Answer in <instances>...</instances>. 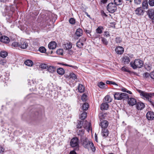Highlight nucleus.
Instances as JSON below:
<instances>
[{
    "mask_svg": "<svg viewBox=\"0 0 154 154\" xmlns=\"http://www.w3.org/2000/svg\"><path fill=\"white\" fill-rule=\"evenodd\" d=\"M16 8V9H17V6L15 5L14 7L7 6L5 8V12L6 14L5 16L6 19L7 21L10 23H11L13 21H14L16 20L12 16L13 12L15 10L13 8Z\"/></svg>",
    "mask_w": 154,
    "mask_h": 154,
    "instance_id": "nucleus-1",
    "label": "nucleus"
},
{
    "mask_svg": "<svg viewBox=\"0 0 154 154\" xmlns=\"http://www.w3.org/2000/svg\"><path fill=\"white\" fill-rule=\"evenodd\" d=\"M84 135H81V139L82 145L85 148L89 150L90 148L93 152L95 151L96 149L93 142L89 141L86 137H85Z\"/></svg>",
    "mask_w": 154,
    "mask_h": 154,
    "instance_id": "nucleus-2",
    "label": "nucleus"
},
{
    "mask_svg": "<svg viewBox=\"0 0 154 154\" xmlns=\"http://www.w3.org/2000/svg\"><path fill=\"white\" fill-rule=\"evenodd\" d=\"M140 96L144 99L148 100L154 106V103L151 100V98L154 96V93H147L141 90L139 91Z\"/></svg>",
    "mask_w": 154,
    "mask_h": 154,
    "instance_id": "nucleus-3",
    "label": "nucleus"
},
{
    "mask_svg": "<svg viewBox=\"0 0 154 154\" xmlns=\"http://www.w3.org/2000/svg\"><path fill=\"white\" fill-rule=\"evenodd\" d=\"M143 61L139 59H135L134 62L130 63L131 66L134 69L140 68L143 66Z\"/></svg>",
    "mask_w": 154,
    "mask_h": 154,
    "instance_id": "nucleus-4",
    "label": "nucleus"
},
{
    "mask_svg": "<svg viewBox=\"0 0 154 154\" xmlns=\"http://www.w3.org/2000/svg\"><path fill=\"white\" fill-rule=\"evenodd\" d=\"M114 97L115 99L121 100L122 99L129 98L128 94L124 93L115 92L114 94Z\"/></svg>",
    "mask_w": 154,
    "mask_h": 154,
    "instance_id": "nucleus-5",
    "label": "nucleus"
},
{
    "mask_svg": "<svg viewBox=\"0 0 154 154\" xmlns=\"http://www.w3.org/2000/svg\"><path fill=\"white\" fill-rule=\"evenodd\" d=\"M107 11L110 13H113L117 10V6L113 3H109L107 6Z\"/></svg>",
    "mask_w": 154,
    "mask_h": 154,
    "instance_id": "nucleus-6",
    "label": "nucleus"
},
{
    "mask_svg": "<svg viewBox=\"0 0 154 154\" xmlns=\"http://www.w3.org/2000/svg\"><path fill=\"white\" fill-rule=\"evenodd\" d=\"M83 124V127L87 131L88 133H89V131H90L91 134H92V129L91 127V123L90 122H88L86 121H84Z\"/></svg>",
    "mask_w": 154,
    "mask_h": 154,
    "instance_id": "nucleus-7",
    "label": "nucleus"
},
{
    "mask_svg": "<svg viewBox=\"0 0 154 154\" xmlns=\"http://www.w3.org/2000/svg\"><path fill=\"white\" fill-rule=\"evenodd\" d=\"M83 122L82 121H79L77 125V128H79V133L78 135H82L85 134L84 129L83 128H81L82 127L83 125Z\"/></svg>",
    "mask_w": 154,
    "mask_h": 154,
    "instance_id": "nucleus-8",
    "label": "nucleus"
},
{
    "mask_svg": "<svg viewBox=\"0 0 154 154\" xmlns=\"http://www.w3.org/2000/svg\"><path fill=\"white\" fill-rule=\"evenodd\" d=\"M72 48V45L70 43H68L65 45V48L67 50V52L70 55L72 54L73 53V51L71 49Z\"/></svg>",
    "mask_w": 154,
    "mask_h": 154,
    "instance_id": "nucleus-9",
    "label": "nucleus"
},
{
    "mask_svg": "<svg viewBox=\"0 0 154 154\" xmlns=\"http://www.w3.org/2000/svg\"><path fill=\"white\" fill-rule=\"evenodd\" d=\"M28 46V44L26 41L21 39L20 42V47L22 49H26Z\"/></svg>",
    "mask_w": 154,
    "mask_h": 154,
    "instance_id": "nucleus-10",
    "label": "nucleus"
},
{
    "mask_svg": "<svg viewBox=\"0 0 154 154\" xmlns=\"http://www.w3.org/2000/svg\"><path fill=\"white\" fill-rule=\"evenodd\" d=\"M79 139L76 137L72 138L70 142V145L72 147H76L78 146Z\"/></svg>",
    "mask_w": 154,
    "mask_h": 154,
    "instance_id": "nucleus-11",
    "label": "nucleus"
},
{
    "mask_svg": "<svg viewBox=\"0 0 154 154\" xmlns=\"http://www.w3.org/2000/svg\"><path fill=\"white\" fill-rule=\"evenodd\" d=\"M86 40V38L83 37L79 39L76 43L77 46L79 48H82L84 45L83 42L85 41Z\"/></svg>",
    "mask_w": 154,
    "mask_h": 154,
    "instance_id": "nucleus-12",
    "label": "nucleus"
},
{
    "mask_svg": "<svg viewBox=\"0 0 154 154\" xmlns=\"http://www.w3.org/2000/svg\"><path fill=\"white\" fill-rule=\"evenodd\" d=\"M146 117L149 120H152L154 119V113L151 111H149L146 114Z\"/></svg>",
    "mask_w": 154,
    "mask_h": 154,
    "instance_id": "nucleus-13",
    "label": "nucleus"
},
{
    "mask_svg": "<svg viewBox=\"0 0 154 154\" xmlns=\"http://www.w3.org/2000/svg\"><path fill=\"white\" fill-rule=\"evenodd\" d=\"M135 14L137 16L143 14L144 12L143 8L141 7L137 8L135 11Z\"/></svg>",
    "mask_w": 154,
    "mask_h": 154,
    "instance_id": "nucleus-14",
    "label": "nucleus"
},
{
    "mask_svg": "<svg viewBox=\"0 0 154 154\" xmlns=\"http://www.w3.org/2000/svg\"><path fill=\"white\" fill-rule=\"evenodd\" d=\"M144 104L142 102H140L136 103V107L138 110H141L144 108Z\"/></svg>",
    "mask_w": 154,
    "mask_h": 154,
    "instance_id": "nucleus-15",
    "label": "nucleus"
},
{
    "mask_svg": "<svg viewBox=\"0 0 154 154\" xmlns=\"http://www.w3.org/2000/svg\"><path fill=\"white\" fill-rule=\"evenodd\" d=\"M128 103L131 106H133L136 104L137 101L136 99L133 98H128Z\"/></svg>",
    "mask_w": 154,
    "mask_h": 154,
    "instance_id": "nucleus-16",
    "label": "nucleus"
},
{
    "mask_svg": "<svg viewBox=\"0 0 154 154\" xmlns=\"http://www.w3.org/2000/svg\"><path fill=\"white\" fill-rule=\"evenodd\" d=\"M101 122L100 123V125L101 128H106L108 125V122L106 120H102L101 121V120H100Z\"/></svg>",
    "mask_w": 154,
    "mask_h": 154,
    "instance_id": "nucleus-17",
    "label": "nucleus"
},
{
    "mask_svg": "<svg viewBox=\"0 0 154 154\" xmlns=\"http://www.w3.org/2000/svg\"><path fill=\"white\" fill-rule=\"evenodd\" d=\"M0 41L1 42L5 43H8L10 41L9 38L7 36H2L0 38Z\"/></svg>",
    "mask_w": 154,
    "mask_h": 154,
    "instance_id": "nucleus-18",
    "label": "nucleus"
},
{
    "mask_svg": "<svg viewBox=\"0 0 154 154\" xmlns=\"http://www.w3.org/2000/svg\"><path fill=\"white\" fill-rule=\"evenodd\" d=\"M124 48L121 46H119L116 48L115 51L116 53L119 54H122L124 52Z\"/></svg>",
    "mask_w": 154,
    "mask_h": 154,
    "instance_id": "nucleus-19",
    "label": "nucleus"
},
{
    "mask_svg": "<svg viewBox=\"0 0 154 154\" xmlns=\"http://www.w3.org/2000/svg\"><path fill=\"white\" fill-rule=\"evenodd\" d=\"M57 46V44L55 42H50L48 45L49 48L51 49H55Z\"/></svg>",
    "mask_w": 154,
    "mask_h": 154,
    "instance_id": "nucleus-20",
    "label": "nucleus"
},
{
    "mask_svg": "<svg viewBox=\"0 0 154 154\" xmlns=\"http://www.w3.org/2000/svg\"><path fill=\"white\" fill-rule=\"evenodd\" d=\"M130 60L129 57L127 56H125L122 58V62L125 64L128 63Z\"/></svg>",
    "mask_w": 154,
    "mask_h": 154,
    "instance_id": "nucleus-21",
    "label": "nucleus"
},
{
    "mask_svg": "<svg viewBox=\"0 0 154 154\" xmlns=\"http://www.w3.org/2000/svg\"><path fill=\"white\" fill-rule=\"evenodd\" d=\"M147 14L149 17L151 19L154 16V10L152 9L148 10L147 11Z\"/></svg>",
    "mask_w": 154,
    "mask_h": 154,
    "instance_id": "nucleus-22",
    "label": "nucleus"
},
{
    "mask_svg": "<svg viewBox=\"0 0 154 154\" xmlns=\"http://www.w3.org/2000/svg\"><path fill=\"white\" fill-rule=\"evenodd\" d=\"M109 107V105L107 103H103L100 106V109L101 110H107Z\"/></svg>",
    "mask_w": 154,
    "mask_h": 154,
    "instance_id": "nucleus-23",
    "label": "nucleus"
},
{
    "mask_svg": "<svg viewBox=\"0 0 154 154\" xmlns=\"http://www.w3.org/2000/svg\"><path fill=\"white\" fill-rule=\"evenodd\" d=\"M142 7L144 9H147L148 8L147 1L146 0L143 1L142 2Z\"/></svg>",
    "mask_w": 154,
    "mask_h": 154,
    "instance_id": "nucleus-24",
    "label": "nucleus"
},
{
    "mask_svg": "<svg viewBox=\"0 0 154 154\" xmlns=\"http://www.w3.org/2000/svg\"><path fill=\"white\" fill-rule=\"evenodd\" d=\"M75 34L77 36L80 37L81 36L82 34V29L80 28L77 29L75 32Z\"/></svg>",
    "mask_w": 154,
    "mask_h": 154,
    "instance_id": "nucleus-25",
    "label": "nucleus"
},
{
    "mask_svg": "<svg viewBox=\"0 0 154 154\" xmlns=\"http://www.w3.org/2000/svg\"><path fill=\"white\" fill-rule=\"evenodd\" d=\"M47 70L50 72L53 73L56 71V68L53 66H50L48 68Z\"/></svg>",
    "mask_w": 154,
    "mask_h": 154,
    "instance_id": "nucleus-26",
    "label": "nucleus"
},
{
    "mask_svg": "<svg viewBox=\"0 0 154 154\" xmlns=\"http://www.w3.org/2000/svg\"><path fill=\"white\" fill-rule=\"evenodd\" d=\"M98 86L101 88H106V85L102 82H100L98 84Z\"/></svg>",
    "mask_w": 154,
    "mask_h": 154,
    "instance_id": "nucleus-27",
    "label": "nucleus"
},
{
    "mask_svg": "<svg viewBox=\"0 0 154 154\" xmlns=\"http://www.w3.org/2000/svg\"><path fill=\"white\" fill-rule=\"evenodd\" d=\"M24 63L26 65L29 66H32L33 64V62L30 60H26L25 62Z\"/></svg>",
    "mask_w": 154,
    "mask_h": 154,
    "instance_id": "nucleus-28",
    "label": "nucleus"
},
{
    "mask_svg": "<svg viewBox=\"0 0 154 154\" xmlns=\"http://www.w3.org/2000/svg\"><path fill=\"white\" fill-rule=\"evenodd\" d=\"M78 89L79 90V91L80 93L83 92L85 90V88L81 84H79L78 87Z\"/></svg>",
    "mask_w": 154,
    "mask_h": 154,
    "instance_id": "nucleus-29",
    "label": "nucleus"
},
{
    "mask_svg": "<svg viewBox=\"0 0 154 154\" xmlns=\"http://www.w3.org/2000/svg\"><path fill=\"white\" fill-rule=\"evenodd\" d=\"M104 101L106 102L105 103H107L111 102L112 100L110 96L107 95L104 98Z\"/></svg>",
    "mask_w": 154,
    "mask_h": 154,
    "instance_id": "nucleus-30",
    "label": "nucleus"
},
{
    "mask_svg": "<svg viewBox=\"0 0 154 154\" xmlns=\"http://www.w3.org/2000/svg\"><path fill=\"white\" fill-rule=\"evenodd\" d=\"M57 72L59 75H62L64 74V70L62 68H60L57 69Z\"/></svg>",
    "mask_w": 154,
    "mask_h": 154,
    "instance_id": "nucleus-31",
    "label": "nucleus"
},
{
    "mask_svg": "<svg viewBox=\"0 0 154 154\" xmlns=\"http://www.w3.org/2000/svg\"><path fill=\"white\" fill-rule=\"evenodd\" d=\"M8 54V53L5 51H2L0 52V57L3 58L6 57L7 56Z\"/></svg>",
    "mask_w": 154,
    "mask_h": 154,
    "instance_id": "nucleus-32",
    "label": "nucleus"
},
{
    "mask_svg": "<svg viewBox=\"0 0 154 154\" xmlns=\"http://www.w3.org/2000/svg\"><path fill=\"white\" fill-rule=\"evenodd\" d=\"M89 107V105L87 103H84L82 105V109L83 110H87Z\"/></svg>",
    "mask_w": 154,
    "mask_h": 154,
    "instance_id": "nucleus-33",
    "label": "nucleus"
},
{
    "mask_svg": "<svg viewBox=\"0 0 154 154\" xmlns=\"http://www.w3.org/2000/svg\"><path fill=\"white\" fill-rule=\"evenodd\" d=\"M87 116V113L85 112H83L80 115V117L82 120L85 119Z\"/></svg>",
    "mask_w": 154,
    "mask_h": 154,
    "instance_id": "nucleus-34",
    "label": "nucleus"
},
{
    "mask_svg": "<svg viewBox=\"0 0 154 154\" xmlns=\"http://www.w3.org/2000/svg\"><path fill=\"white\" fill-rule=\"evenodd\" d=\"M109 134V131L106 128H102V135H108Z\"/></svg>",
    "mask_w": 154,
    "mask_h": 154,
    "instance_id": "nucleus-35",
    "label": "nucleus"
},
{
    "mask_svg": "<svg viewBox=\"0 0 154 154\" xmlns=\"http://www.w3.org/2000/svg\"><path fill=\"white\" fill-rule=\"evenodd\" d=\"M103 28L102 26H99L96 29V32L99 34H101L102 32V30Z\"/></svg>",
    "mask_w": 154,
    "mask_h": 154,
    "instance_id": "nucleus-36",
    "label": "nucleus"
},
{
    "mask_svg": "<svg viewBox=\"0 0 154 154\" xmlns=\"http://www.w3.org/2000/svg\"><path fill=\"white\" fill-rule=\"evenodd\" d=\"M114 4L116 5H119L122 4V0H114Z\"/></svg>",
    "mask_w": 154,
    "mask_h": 154,
    "instance_id": "nucleus-37",
    "label": "nucleus"
},
{
    "mask_svg": "<svg viewBox=\"0 0 154 154\" xmlns=\"http://www.w3.org/2000/svg\"><path fill=\"white\" fill-rule=\"evenodd\" d=\"M39 51L42 53H45L46 52V50L44 47L42 46L39 48Z\"/></svg>",
    "mask_w": 154,
    "mask_h": 154,
    "instance_id": "nucleus-38",
    "label": "nucleus"
},
{
    "mask_svg": "<svg viewBox=\"0 0 154 154\" xmlns=\"http://www.w3.org/2000/svg\"><path fill=\"white\" fill-rule=\"evenodd\" d=\"M121 70L123 71L127 72H130V71L129 70L128 68L125 66H124L122 67L121 68Z\"/></svg>",
    "mask_w": 154,
    "mask_h": 154,
    "instance_id": "nucleus-39",
    "label": "nucleus"
},
{
    "mask_svg": "<svg viewBox=\"0 0 154 154\" xmlns=\"http://www.w3.org/2000/svg\"><path fill=\"white\" fill-rule=\"evenodd\" d=\"M12 45L14 47H20V42H14L12 44Z\"/></svg>",
    "mask_w": 154,
    "mask_h": 154,
    "instance_id": "nucleus-40",
    "label": "nucleus"
},
{
    "mask_svg": "<svg viewBox=\"0 0 154 154\" xmlns=\"http://www.w3.org/2000/svg\"><path fill=\"white\" fill-rule=\"evenodd\" d=\"M143 77L146 79H148L150 77V74L148 72H146L143 74Z\"/></svg>",
    "mask_w": 154,
    "mask_h": 154,
    "instance_id": "nucleus-41",
    "label": "nucleus"
},
{
    "mask_svg": "<svg viewBox=\"0 0 154 154\" xmlns=\"http://www.w3.org/2000/svg\"><path fill=\"white\" fill-rule=\"evenodd\" d=\"M56 53L58 55H62L63 53V50L62 49H58L57 50Z\"/></svg>",
    "mask_w": 154,
    "mask_h": 154,
    "instance_id": "nucleus-42",
    "label": "nucleus"
},
{
    "mask_svg": "<svg viewBox=\"0 0 154 154\" xmlns=\"http://www.w3.org/2000/svg\"><path fill=\"white\" fill-rule=\"evenodd\" d=\"M69 23L72 24H74L75 23V20L74 18H70L69 20Z\"/></svg>",
    "mask_w": 154,
    "mask_h": 154,
    "instance_id": "nucleus-43",
    "label": "nucleus"
},
{
    "mask_svg": "<svg viewBox=\"0 0 154 154\" xmlns=\"http://www.w3.org/2000/svg\"><path fill=\"white\" fill-rule=\"evenodd\" d=\"M101 40L103 44L105 45H107L108 44V42L106 40V39L103 37L101 38Z\"/></svg>",
    "mask_w": 154,
    "mask_h": 154,
    "instance_id": "nucleus-44",
    "label": "nucleus"
},
{
    "mask_svg": "<svg viewBox=\"0 0 154 154\" xmlns=\"http://www.w3.org/2000/svg\"><path fill=\"white\" fill-rule=\"evenodd\" d=\"M40 67L43 69H45L48 67V66L47 64L42 63L40 65Z\"/></svg>",
    "mask_w": 154,
    "mask_h": 154,
    "instance_id": "nucleus-45",
    "label": "nucleus"
},
{
    "mask_svg": "<svg viewBox=\"0 0 154 154\" xmlns=\"http://www.w3.org/2000/svg\"><path fill=\"white\" fill-rule=\"evenodd\" d=\"M87 97V95L85 94H84L82 97V100L83 101H85L86 100Z\"/></svg>",
    "mask_w": 154,
    "mask_h": 154,
    "instance_id": "nucleus-46",
    "label": "nucleus"
},
{
    "mask_svg": "<svg viewBox=\"0 0 154 154\" xmlns=\"http://www.w3.org/2000/svg\"><path fill=\"white\" fill-rule=\"evenodd\" d=\"M148 3L150 6H154V0H149Z\"/></svg>",
    "mask_w": 154,
    "mask_h": 154,
    "instance_id": "nucleus-47",
    "label": "nucleus"
},
{
    "mask_svg": "<svg viewBox=\"0 0 154 154\" xmlns=\"http://www.w3.org/2000/svg\"><path fill=\"white\" fill-rule=\"evenodd\" d=\"M70 77L71 78L74 80L75 79L77 78L76 75L74 73H72L70 75Z\"/></svg>",
    "mask_w": 154,
    "mask_h": 154,
    "instance_id": "nucleus-48",
    "label": "nucleus"
},
{
    "mask_svg": "<svg viewBox=\"0 0 154 154\" xmlns=\"http://www.w3.org/2000/svg\"><path fill=\"white\" fill-rule=\"evenodd\" d=\"M3 76L2 75L0 77V81H3V82H5V80H7L8 79V77H6V78H3Z\"/></svg>",
    "mask_w": 154,
    "mask_h": 154,
    "instance_id": "nucleus-49",
    "label": "nucleus"
},
{
    "mask_svg": "<svg viewBox=\"0 0 154 154\" xmlns=\"http://www.w3.org/2000/svg\"><path fill=\"white\" fill-rule=\"evenodd\" d=\"M134 2L136 5H139L141 2V0H134Z\"/></svg>",
    "mask_w": 154,
    "mask_h": 154,
    "instance_id": "nucleus-50",
    "label": "nucleus"
},
{
    "mask_svg": "<svg viewBox=\"0 0 154 154\" xmlns=\"http://www.w3.org/2000/svg\"><path fill=\"white\" fill-rule=\"evenodd\" d=\"M145 68L148 70H150L151 69L152 67L149 64H146L145 65Z\"/></svg>",
    "mask_w": 154,
    "mask_h": 154,
    "instance_id": "nucleus-51",
    "label": "nucleus"
},
{
    "mask_svg": "<svg viewBox=\"0 0 154 154\" xmlns=\"http://www.w3.org/2000/svg\"><path fill=\"white\" fill-rule=\"evenodd\" d=\"M6 63V61L5 60H2L0 61V64L2 65H4Z\"/></svg>",
    "mask_w": 154,
    "mask_h": 154,
    "instance_id": "nucleus-52",
    "label": "nucleus"
},
{
    "mask_svg": "<svg viewBox=\"0 0 154 154\" xmlns=\"http://www.w3.org/2000/svg\"><path fill=\"white\" fill-rule=\"evenodd\" d=\"M5 151V149L2 146H0V153H3Z\"/></svg>",
    "mask_w": 154,
    "mask_h": 154,
    "instance_id": "nucleus-53",
    "label": "nucleus"
},
{
    "mask_svg": "<svg viewBox=\"0 0 154 154\" xmlns=\"http://www.w3.org/2000/svg\"><path fill=\"white\" fill-rule=\"evenodd\" d=\"M109 32H104V36H106V37H108L109 36Z\"/></svg>",
    "mask_w": 154,
    "mask_h": 154,
    "instance_id": "nucleus-54",
    "label": "nucleus"
},
{
    "mask_svg": "<svg viewBox=\"0 0 154 154\" xmlns=\"http://www.w3.org/2000/svg\"><path fill=\"white\" fill-rule=\"evenodd\" d=\"M150 78L153 79H154V72H152L151 73Z\"/></svg>",
    "mask_w": 154,
    "mask_h": 154,
    "instance_id": "nucleus-55",
    "label": "nucleus"
},
{
    "mask_svg": "<svg viewBox=\"0 0 154 154\" xmlns=\"http://www.w3.org/2000/svg\"><path fill=\"white\" fill-rule=\"evenodd\" d=\"M110 85H115L117 86H118V85L117 83H116V82H112V81H111Z\"/></svg>",
    "mask_w": 154,
    "mask_h": 154,
    "instance_id": "nucleus-56",
    "label": "nucleus"
},
{
    "mask_svg": "<svg viewBox=\"0 0 154 154\" xmlns=\"http://www.w3.org/2000/svg\"><path fill=\"white\" fill-rule=\"evenodd\" d=\"M121 90L122 91L124 92H126V91H127V89L124 88H122Z\"/></svg>",
    "mask_w": 154,
    "mask_h": 154,
    "instance_id": "nucleus-57",
    "label": "nucleus"
},
{
    "mask_svg": "<svg viewBox=\"0 0 154 154\" xmlns=\"http://www.w3.org/2000/svg\"><path fill=\"white\" fill-rule=\"evenodd\" d=\"M9 0H0L1 2L5 3L8 2Z\"/></svg>",
    "mask_w": 154,
    "mask_h": 154,
    "instance_id": "nucleus-58",
    "label": "nucleus"
},
{
    "mask_svg": "<svg viewBox=\"0 0 154 154\" xmlns=\"http://www.w3.org/2000/svg\"><path fill=\"white\" fill-rule=\"evenodd\" d=\"M107 1L108 0H101V2L102 3L104 4L106 3Z\"/></svg>",
    "mask_w": 154,
    "mask_h": 154,
    "instance_id": "nucleus-59",
    "label": "nucleus"
},
{
    "mask_svg": "<svg viewBox=\"0 0 154 154\" xmlns=\"http://www.w3.org/2000/svg\"><path fill=\"white\" fill-rule=\"evenodd\" d=\"M69 154H76V153L74 151H72L70 152Z\"/></svg>",
    "mask_w": 154,
    "mask_h": 154,
    "instance_id": "nucleus-60",
    "label": "nucleus"
},
{
    "mask_svg": "<svg viewBox=\"0 0 154 154\" xmlns=\"http://www.w3.org/2000/svg\"><path fill=\"white\" fill-rule=\"evenodd\" d=\"M103 116V115L102 113L100 114L99 115V117H100V120H101L102 119V116Z\"/></svg>",
    "mask_w": 154,
    "mask_h": 154,
    "instance_id": "nucleus-61",
    "label": "nucleus"
},
{
    "mask_svg": "<svg viewBox=\"0 0 154 154\" xmlns=\"http://www.w3.org/2000/svg\"><path fill=\"white\" fill-rule=\"evenodd\" d=\"M95 140L96 141V142H98V140H97V135H95Z\"/></svg>",
    "mask_w": 154,
    "mask_h": 154,
    "instance_id": "nucleus-62",
    "label": "nucleus"
},
{
    "mask_svg": "<svg viewBox=\"0 0 154 154\" xmlns=\"http://www.w3.org/2000/svg\"><path fill=\"white\" fill-rule=\"evenodd\" d=\"M86 32L87 34H88L90 35V33L91 32V31L90 30H86Z\"/></svg>",
    "mask_w": 154,
    "mask_h": 154,
    "instance_id": "nucleus-63",
    "label": "nucleus"
},
{
    "mask_svg": "<svg viewBox=\"0 0 154 154\" xmlns=\"http://www.w3.org/2000/svg\"><path fill=\"white\" fill-rule=\"evenodd\" d=\"M110 82H111V81H107L106 82V84H109V85H110Z\"/></svg>",
    "mask_w": 154,
    "mask_h": 154,
    "instance_id": "nucleus-64",
    "label": "nucleus"
}]
</instances>
